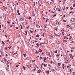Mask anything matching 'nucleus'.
Masks as SVG:
<instances>
[{
	"instance_id": "nucleus-1",
	"label": "nucleus",
	"mask_w": 75,
	"mask_h": 75,
	"mask_svg": "<svg viewBox=\"0 0 75 75\" xmlns=\"http://www.w3.org/2000/svg\"><path fill=\"white\" fill-rule=\"evenodd\" d=\"M55 69L56 71H59L60 70V68L58 66H55Z\"/></svg>"
},
{
	"instance_id": "nucleus-2",
	"label": "nucleus",
	"mask_w": 75,
	"mask_h": 75,
	"mask_svg": "<svg viewBox=\"0 0 75 75\" xmlns=\"http://www.w3.org/2000/svg\"><path fill=\"white\" fill-rule=\"evenodd\" d=\"M71 21L72 22L74 23V22H75V18H71V19L70 20V21Z\"/></svg>"
},
{
	"instance_id": "nucleus-3",
	"label": "nucleus",
	"mask_w": 75,
	"mask_h": 75,
	"mask_svg": "<svg viewBox=\"0 0 75 75\" xmlns=\"http://www.w3.org/2000/svg\"><path fill=\"white\" fill-rule=\"evenodd\" d=\"M56 24H57L58 25H60V24H61V23L59 22L58 21H56Z\"/></svg>"
},
{
	"instance_id": "nucleus-4",
	"label": "nucleus",
	"mask_w": 75,
	"mask_h": 75,
	"mask_svg": "<svg viewBox=\"0 0 75 75\" xmlns=\"http://www.w3.org/2000/svg\"><path fill=\"white\" fill-rule=\"evenodd\" d=\"M40 70L38 71L37 72V73H40V72H41V71L40 69Z\"/></svg>"
},
{
	"instance_id": "nucleus-5",
	"label": "nucleus",
	"mask_w": 75,
	"mask_h": 75,
	"mask_svg": "<svg viewBox=\"0 0 75 75\" xmlns=\"http://www.w3.org/2000/svg\"><path fill=\"white\" fill-rule=\"evenodd\" d=\"M4 18V19H6V16L5 15H4L3 16Z\"/></svg>"
},
{
	"instance_id": "nucleus-6",
	"label": "nucleus",
	"mask_w": 75,
	"mask_h": 75,
	"mask_svg": "<svg viewBox=\"0 0 75 75\" xmlns=\"http://www.w3.org/2000/svg\"><path fill=\"white\" fill-rule=\"evenodd\" d=\"M39 52H42V50H41V49L40 48H39Z\"/></svg>"
},
{
	"instance_id": "nucleus-7",
	"label": "nucleus",
	"mask_w": 75,
	"mask_h": 75,
	"mask_svg": "<svg viewBox=\"0 0 75 75\" xmlns=\"http://www.w3.org/2000/svg\"><path fill=\"white\" fill-rule=\"evenodd\" d=\"M20 20H21V21H24V18H22L20 19Z\"/></svg>"
},
{
	"instance_id": "nucleus-8",
	"label": "nucleus",
	"mask_w": 75,
	"mask_h": 75,
	"mask_svg": "<svg viewBox=\"0 0 75 75\" xmlns=\"http://www.w3.org/2000/svg\"><path fill=\"white\" fill-rule=\"evenodd\" d=\"M39 36H40V35L38 34L36 35V37H39Z\"/></svg>"
},
{
	"instance_id": "nucleus-9",
	"label": "nucleus",
	"mask_w": 75,
	"mask_h": 75,
	"mask_svg": "<svg viewBox=\"0 0 75 75\" xmlns=\"http://www.w3.org/2000/svg\"><path fill=\"white\" fill-rule=\"evenodd\" d=\"M70 8H71V10H74V8H73L70 7Z\"/></svg>"
},
{
	"instance_id": "nucleus-10",
	"label": "nucleus",
	"mask_w": 75,
	"mask_h": 75,
	"mask_svg": "<svg viewBox=\"0 0 75 75\" xmlns=\"http://www.w3.org/2000/svg\"><path fill=\"white\" fill-rule=\"evenodd\" d=\"M23 68L24 69V70H25V67H24V66H23Z\"/></svg>"
},
{
	"instance_id": "nucleus-11",
	"label": "nucleus",
	"mask_w": 75,
	"mask_h": 75,
	"mask_svg": "<svg viewBox=\"0 0 75 75\" xmlns=\"http://www.w3.org/2000/svg\"><path fill=\"white\" fill-rule=\"evenodd\" d=\"M1 42H2V44H3V45H4V44H5V43H4V42H3V41H2Z\"/></svg>"
},
{
	"instance_id": "nucleus-12",
	"label": "nucleus",
	"mask_w": 75,
	"mask_h": 75,
	"mask_svg": "<svg viewBox=\"0 0 75 75\" xmlns=\"http://www.w3.org/2000/svg\"><path fill=\"white\" fill-rule=\"evenodd\" d=\"M58 66H61V63H58Z\"/></svg>"
},
{
	"instance_id": "nucleus-13",
	"label": "nucleus",
	"mask_w": 75,
	"mask_h": 75,
	"mask_svg": "<svg viewBox=\"0 0 75 75\" xmlns=\"http://www.w3.org/2000/svg\"><path fill=\"white\" fill-rule=\"evenodd\" d=\"M20 26H21V29H23V28L22 27V25L21 24H20Z\"/></svg>"
},
{
	"instance_id": "nucleus-14",
	"label": "nucleus",
	"mask_w": 75,
	"mask_h": 75,
	"mask_svg": "<svg viewBox=\"0 0 75 75\" xmlns=\"http://www.w3.org/2000/svg\"><path fill=\"white\" fill-rule=\"evenodd\" d=\"M57 44H59V41L57 42Z\"/></svg>"
},
{
	"instance_id": "nucleus-15",
	"label": "nucleus",
	"mask_w": 75,
	"mask_h": 75,
	"mask_svg": "<svg viewBox=\"0 0 75 75\" xmlns=\"http://www.w3.org/2000/svg\"><path fill=\"white\" fill-rule=\"evenodd\" d=\"M36 45H37L38 47H39V43H37L36 44Z\"/></svg>"
},
{
	"instance_id": "nucleus-16",
	"label": "nucleus",
	"mask_w": 75,
	"mask_h": 75,
	"mask_svg": "<svg viewBox=\"0 0 75 75\" xmlns=\"http://www.w3.org/2000/svg\"><path fill=\"white\" fill-rule=\"evenodd\" d=\"M23 55L24 57H26V54H23Z\"/></svg>"
},
{
	"instance_id": "nucleus-17",
	"label": "nucleus",
	"mask_w": 75,
	"mask_h": 75,
	"mask_svg": "<svg viewBox=\"0 0 75 75\" xmlns=\"http://www.w3.org/2000/svg\"><path fill=\"white\" fill-rule=\"evenodd\" d=\"M46 72H47L48 74H49V70H48L47 71H46Z\"/></svg>"
},
{
	"instance_id": "nucleus-18",
	"label": "nucleus",
	"mask_w": 75,
	"mask_h": 75,
	"mask_svg": "<svg viewBox=\"0 0 75 75\" xmlns=\"http://www.w3.org/2000/svg\"><path fill=\"white\" fill-rule=\"evenodd\" d=\"M75 13V12H72V11H71V12H70V14L71 13Z\"/></svg>"
},
{
	"instance_id": "nucleus-19",
	"label": "nucleus",
	"mask_w": 75,
	"mask_h": 75,
	"mask_svg": "<svg viewBox=\"0 0 75 75\" xmlns=\"http://www.w3.org/2000/svg\"><path fill=\"white\" fill-rule=\"evenodd\" d=\"M10 28H12L13 27V25H11Z\"/></svg>"
},
{
	"instance_id": "nucleus-20",
	"label": "nucleus",
	"mask_w": 75,
	"mask_h": 75,
	"mask_svg": "<svg viewBox=\"0 0 75 75\" xmlns=\"http://www.w3.org/2000/svg\"><path fill=\"white\" fill-rule=\"evenodd\" d=\"M57 50H56V51L54 52L55 53H57Z\"/></svg>"
},
{
	"instance_id": "nucleus-21",
	"label": "nucleus",
	"mask_w": 75,
	"mask_h": 75,
	"mask_svg": "<svg viewBox=\"0 0 75 75\" xmlns=\"http://www.w3.org/2000/svg\"><path fill=\"white\" fill-rule=\"evenodd\" d=\"M16 54H16H17V53H14L13 54V55H14V54Z\"/></svg>"
},
{
	"instance_id": "nucleus-22",
	"label": "nucleus",
	"mask_w": 75,
	"mask_h": 75,
	"mask_svg": "<svg viewBox=\"0 0 75 75\" xmlns=\"http://www.w3.org/2000/svg\"><path fill=\"white\" fill-rule=\"evenodd\" d=\"M7 48H8V47H5V49H6V50H7Z\"/></svg>"
},
{
	"instance_id": "nucleus-23",
	"label": "nucleus",
	"mask_w": 75,
	"mask_h": 75,
	"mask_svg": "<svg viewBox=\"0 0 75 75\" xmlns=\"http://www.w3.org/2000/svg\"><path fill=\"white\" fill-rule=\"evenodd\" d=\"M28 28H30V27L29 26H28V27H26V29H28Z\"/></svg>"
},
{
	"instance_id": "nucleus-24",
	"label": "nucleus",
	"mask_w": 75,
	"mask_h": 75,
	"mask_svg": "<svg viewBox=\"0 0 75 75\" xmlns=\"http://www.w3.org/2000/svg\"><path fill=\"white\" fill-rule=\"evenodd\" d=\"M17 13H19L20 11H19V10H18L17 11Z\"/></svg>"
},
{
	"instance_id": "nucleus-25",
	"label": "nucleus",
	"mask_w": 75,
	"mask_h": 75,
	"mask_svg": "<svg viewBox=\"0 0 75 75\" xmlns=\"http://www.w3.org/2000/svg\"><path fill=\"white\" fill-rule=\"evenodd\" d=\"M42 36L44 37V33H43Z\"/></svg>"
},
{
	"instance_id": "nucleus-26",
	"label": "nucleus",
	"mask_w": 75,
	"mask_h": 75,
	"mask_svg": "<svg viewBox=\"0 0 75 75\" xmlns=\"http://www.w3.org/2000/svg\"><path fill=\"white\" fill-rule=\"evenodd\" d=\"M57 16L56 14H55L54 16H53V17H55Z\"/></svg>"
},
{
	"instance_id": "nucleus-27",
	"label": "nucleus",
	"mask_w": 75,
	"mask_h": 75,
	"mask_svg": "<svg viewBox=\"0 0 75 75\" xmlns=\"http://www.w3.org/2000/svg\"><path fill=\"white\" fill-rule=\"evenodd\" d=\"M7 23H8H8H10V22L8 21Z\"/></svg>"
},
{
	"instance_id": "nucleus-28",
	"label": "nucleus",
	"mask_w": 75,
	"mask_h": 75,
	"mask_svg": "<svg viewBox=\"0 0 75 75\" xmlns=\"http://www.w3.org/2000/svg\"><path fill=\"white\" fill-rule=\"evenodd\" d=\"M64 22V23H65V22H67V21H65V20H63Z\"/></svg>"
},
{
	"instance_id": "nucleus-29",
	"label": "nucleus",
	"mask_w": 75,
	"mask_h": 75,
	"mask_svg": "<svg viewBox=\"0 0 75 75\" xmlns=\"http://www.w3.org/2000/svg\"><path fill=\"white\" fill-rule=\"evenodd\" d=\"M26 67H28V68H30V67L28 65H27Z\"/></svg>"
},
{
	"instance_id": "nucleus-30",
	"label": "nucleus",
	"mask_w": 75,
	"mask_h": 75,
	"mask_svg": "<svg viewBox=\"0 0 75 75\" xmlns=\"http://www.w3.org/2000/svg\"><path fill=\"white\" fill-rule=\"evenodd\" d=\"M56 30L57 31H58V28H57L56 29Z\"/></svg>"
},
{
	"instance_id": "nucleus-31",
	"label": "nucleus",
	"mask_w": 75,
	"mask_h": 75,
	"mask_svg": "<svg viewBox=\"0 0 75 75\" xmlns=\"http://www.w3.org/2000/svg\"><path fill=\"white\" fill-rule=\"evenodd\" d=\"M1 51H3V49L2 48V47H1Z\"/></svg>"
},
{
	"instance_id": "nucleus-32",
	"label": "nucleus",
	"mask_w": 75,
	"mask_h": 75,
	"mask_svg": "<svg viewBox=\"0 0 75 75\" xmlns=\"http://www.w3.org/2000/svg\"><path fill=\"white\" fill-rule=\"evenodd\" d=\"M25 33L26 34H27V31H25Z\"/></svg>"
},
{
	"instance_id": "nucleus-33",
	"label": "nucleus",
	"mask_w": 75,
	"mask_h": 75,
	"mask_svg": "<svg viewBox=\"0 0 75 75\" xmlns=\"http://www.w3.org/2000/svg\"><path fill=\"white\" fill-rule=\"evenodd\" d=\"M45 65V64H44V65L45 67H46V65Z\"/></svg>"
},
{
	"instance_id": "nucleus-34",
	"label": "nucleus",
	"mask_w": 75,
	"mask_h": 75,
	"mask_svg": "<svg viewBox=\"0 0 75 75\" xmlns=\"http://www.w3.org/2000/svg\"><path fill=\"white\" fill-rule=\"evenodd\" d=\"M10 48H11V46H10L9 47H8V48H9V49H10Z\"/></svg>"
},
{
	"instance_id": "nucleus-35",
	"label": "nucleus",
	"mask_w": 75,
	"mask_h": 75,
	"mask_svg": "<svg viewBox=\"0 0 75 75\" xmlns=\"http://www.w3.org/2000/svg\"><path fill=\"white\" fill-rule=\"evenodd\" d=\"M55 35L56 36V37H58V35H57V34H55Z\"/></svg>"
},
{
	"instance_id": "nucleus-36",
	"label": "nucleus",
	"mask_w": 75,
	"mask_h": 75,
	"mask_svg": "<svg viewBox=\"0 0 75 75\" xmlns=\"http://www.w3.org/2000/svg\"><path fill=\"white\" fill-rule=\"evenodd\" d=\"M35 54H37V50L36 51V52H35Z\"/></svg>"
},
{
	"instance_id": "nucleus-37",
	"label": "nucleus",
	"mask_w": 75,
	"mask_h": 75,
	"mask_svg": "<svg viewBox=\"0 0 75 75\" xmlns=\"http://www.w3.org/2000/svg\"><path fill=\"white\" fill-rule=\"evenodd\" d=\"M62 68H63V69H65V67H62Z\"/></svg>"
},
{
	"instance_id": "nucleus-38",
	"label": "nucleus",
	"mask_w": 75,
	"mask_h": 75,
	"mask_svg": "<svg viewBox=\"0 0 75 75\" xmlns=\"http://www.w3.org/2000/svg\"><path fill=\"white\" fill-rule=\"evenodd\" d=\"M40 44L42 45V44H43V43L42 42V43H40Z\"/></svg>"
},
{
	"instance_id": "nucleus-39",
	"label": "nucleus",
	"mask_w": 75,
	"mask_h": 75,
	"mask_svg": "<svg viewBox=\"0 0 75 75\" xmlns=\"http://www.w3.org/2000/svg\"><path fill=\"white\" fill-rule=\"evenodd\" d=\"M71 51L72 52H73V51H74V50H72Z\"/></svg>"
},
{
	"instance_id": "nucleus-40",
	"label": "nucleus",
	"mask_w": 75,
	"mask_h": 75,
	"mask_svg": "<svg viewBox=\"0 0 75 75\" xmlns=\"http://www.w3.org/2000/svg\"><path fill=\"white\" fill-rule=\"evenodd\" d=\"M69 55H70V56H72V54H70Z\"/></svg>"
},
{
	"instance_id": "nucleus-41",
	"label": "nucleus",
	"mask_w": 75,
	"mask_h": 75,
	"mask_svg": "<svg viewBox=\"0 0 75 75\" xmlns=\"http://www.w3.org/2000/svg\"><path fill=\"white\" fill-rule=\"evenodd\" d=\"M67 36H70V34H69V35L68 34L67 35Z\"/></svg>"
},
{
	"instance_id": "nucleus-42",
	"label": "nucleus",
	"mask_w": 75,
	"mask_h": 75,
	"mask_svg": "<svg viewBox=\"0 0 75 75\" xmlns=\"http://www.w3.org/2000/svg\"><path fill=\"white\" fill-rule=\"evenodd\" d=\"M73 7H75V4H73Z\"/></svg>"
},
{
	"instance_id": "nucleus-43",
	"label": "nucleus",
	"mask_w": 75,
	"mask_h": 75,
	"mask_svg": "<svg viewBox=\"0 0 75 75\" xmlns=\"http://www.w3.org/2000/svg\"><path fill=\"white\" fill-rule=\"evenodd\" d=\"M58 11H59V12H60V11H61V10H60V9H59V10H58Z\"/></svg>"
},
{
	"instance_id": "nucleus-44",
	"label": "nucleus",
	"mask_w": 75,
	"mask_h": 75,
	"mask_svg": "<svg viewBox=\"0 0 75 75\" xmlns=\"http://www.w3.org/2000/svg\"><path fill=\"white\" fill-rule=\"evenodd\" d=\"M35 67L37 68H38V67L37 66V65H35Z\"/></svg>"
},
{
	"instance_id": "nucleus-45",
	"label": "nucleus",
	"mask_w": 75,
	"mask_h": 75,
	"mask_svg": "<svg viewBox=\"0 0 75 75\" xmlns=\"http://www.w3.org/2000/svg\"><path fill=\"white\" fill-rule=\"evenodd\" d=\"M4 60H4L5 62H6V61H7V60L6 59H5Z\"/></svg>"
},
{
	"instance_id": "nucleus-46",
	"label": "nucleus",
	"mask_w": 75,
	"mask_h": 75,
	"mask_svg": "<svg viewBox=\"0 0 75 75\" xmlns=\"http://www.w3.org/2000/svg\"><path fill=\"white\" fill-rule=\"evenodd\" d=\"M44 65V63H42V64H41V65L42 66V65Z\"/></svg>"
},
{
	"instance_id": "nucleus-47",
	"label": "nucleus",
	"mask_w": 75,
	"mask_h": 75,
	"mask_svg": "<svg viewBox=\"0 0 75 75\" xmlns=\"http://www.w3.org/2000/svg\"><path fill=\"white\" fill-rule=\"evenodd\" d=\"M67 25V27H69V25Z\"/></svg>"
},
{
	"instance_id": "nucleus-48",
	"label": "nucleus",
	"mask_w": 75,
	"mask_h": 75,
	"mask_svg": "<svg viewBox=\"0 0 75 75\" xmlns=\"http://www.w3.org/2000/svg\"><path fill=\"white\" fill-rule=\"evenodd\" d=\"M44 60H46V57H45L44 59Z\"/></svg>"
},
{
	"instance_id": "nucleus-49",
	"label": "nucleus",
	"mask_w": 75,
	"mask_h": 75,
	"mask_svg": "<svg viewBox=\"0 0 75 75\" xmlns=\"http://www.w3.org/2000/svg\"><path fill=\"white\" fill-rule=\"evenodd\" d=\"M5 35V36H6V37H7V35Z\"/></svg>"
},
{
	"instance_id": "nucleus-50",
	"label": "nucleus",
	"mask_w": 75,
	"mask_h": 75,
	"mask_svg": "<svg viewBox=\"0 0 75 75\" xmlns=\"http://www.w3.org/2000/svg\"><path fill=\"white\" fill-rule=\"evenodd\" d=\"M72 27H71L69 28L70 29H72Z\"/></svg>"
},
{
	"instance_id": "nucleus-51",
	"label": "nucleus",
	"mask_w": 75,
	"mask_h": 75,
	"mask_svg": "<svg viewBox=\"0 0 75 75\" xmlns=\"http://www.w3.org/2000/svg\"><path fill=\"white\" fill-rule=\"evenodd\" d=\"M57 56H58V57H59V54H57L56 55V57H57Z\"/></svg>"
},
{
	"instance_id": "nucleus-52",
	"label": "nucleus",
	"mask_w": 75,
	"mask_h": 75,
	"mask_svg": "<svg viewBox=\"0 0 75 75\" xmlns=\"http://www.w3.org/2000/svg\"><path fill=\"white\" fill-rule=\"evenodd\" d=\"M16 4H17V5H18V2H17L16 3Z\"/></svg>"
},
{
	"instance_id": "nucleus-53",
	"label": "nucleus",
	"mask_w": 75,
	"mask_h": 75,
	"mask_svg": "<svg viewBox=\"0 0 75 75\" xmlns=\"http://www.w3.org/2000/svg\"><path fill=\"white\" fill-rule=\"evenodd\" d=\"M63 66H64V65H65V64H62Z\"/></svg>"
},
{
	"instance_id": "nucleus-54",
	"label": "nucleus",
	"mask_w": 75,
	"mask_h": 75,
	"mask_svg": "<svg viewBox=\"0 0 75 75\" xmlns=\"http://www.w3.org/2000/svg\"><path fill=\"white\" fill-rule=\"evenodd\" d=\"M16 29H18V27H16Z\"/></svg>"
},
{
	"instance_id": "nucleus-55",
	"label": "nucleus",
	"mask_w": 75,
	"mask_h": 75,
	"mask_svg": "<svg viewBox=\"0 0 75 75\" xmlns=\"http://www.w3.org/2000/svg\"><path fill=\"white\" fill-rule=\"evenodd\" d=\"M35 42H38V41H36V40H35Z\"/></svg>"
},
{
	"instance_id": "nucleus-56",
	"label": "nucleus",
	"mask_w": 75,
	"mask_h": 75,
	"mask_svg": "<svg viewBox=\"0 0 75 75\" xmlns=\"http://www.w3.org/2000/svg\"><path fill=\"white\" fill-rule=\"evenodd\" d=\"M69 66H67V68H69Z\"/></svg>"
},
{
	"instance_id": "nucleus-57",
	"label": "nucleus",
	"mask_w": 75,
	"mask_h": 75,
	"mask_svg": "<svg viewBox=\"0 0 75 75\" xmlns=\"http://www.w3.org/2000/svg\"><path fill=\"white\" fill-rule=\"evenodd\" d=\"M31 17H30L29 18V19H31Z\"/></svg>"
},
{
	"instance_id": "nucleus-58",
	"label": "nucleus",
	"mask_w": 75,
	"mask_h": 75,
	"mask_svg": "<svg viewBox=\"0 0 75 75\" xmlns=\"http://www.w3.org/2000/svg\"><path fill=\"white\" fill-rule=\"evenodd\" d=\"M18 15H19L20 16V13H18Z\"/></svg>"
},
{
	"instance_id": "nucleus-59",
	"label": "nucleus",
	"mask_w": 75,
	"mask_h": 75,
	"mask_svg": "<svg viewBox=\"0 0 75 75\" xmlns=\"http://www.w3.org/2000/svg\"><path fill=\"white\" fill-rule=\"evenodd\" d=\"M42 38H40V39H39V40H41Z\"/></svg>"
},
{
	"instance_id": "nucleus-60",
	"label": "nucleus",
	"mask_w": 75,
	"mask_h": 75,
	"mask_svg": "<svg viewBox=\"0 0 75 75\" xmlns=\"http://www.w3.org/2000/svg\"><path fill=\"white\" fill-rule=\"evenodd\" d=\"M70 58H72V56H70Z\"/></svg>"
},
{
	"instance_id": "nucleus-61",
	"label": "nucleus",
	"mask_w": 75,
	"mask_h": 75,
	"mask_svg": "<svg viewBox=\"0 0 75 75\" xmlns=\"http://www.w3.org/2000/svg\"><path fill=\"white\" fill-rule=\"evenodd\" d=\"M48 55H50V52H49Z\"/></svg>"
},
{
	"instance_id": "nucleus-62",
	"label": "nucleus",
	"mask_w": 75,
	"mask_h": 75,
	"mask_svg": "<svg viewBox=\"0 0 75 75\" xmlns=\"http://www.w3.org/2000/svg\"><path fill=\"white\" fill-rule=\"evenodd\" d=\"M33 71H36V69H33Z\"/></svg>"
},
{
	"instance_id": "nucleus-63",
	"label": "nucleus",
	"mask_w": 75,
	"mask_h": 75,
	"mask_svg": "<svg viewBox=\"0 0 75 75\" xmlns=\"http://www.w3.org/2000/svg\"><path fill=\"white\" fill-rule=\"evenodd\" d=\"M42 16H44V13H42Z\"/></svg>"
},
{
	"instance_id": "nucleus-64",
	"label": "nucleus",
	"mask_w": 75,
	"mask_h": 75,
	"mask_svg": "<svg viewBox=\"0 0 75 75\" xmlns=\"http://www.w3.org/2000/svg\"><path fill=\"white\" fill-rule=\"evenodd\" d=\"M16 67H18V65H17L16 66Z\"/></svg>"
}]
</instances>
